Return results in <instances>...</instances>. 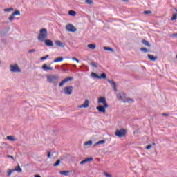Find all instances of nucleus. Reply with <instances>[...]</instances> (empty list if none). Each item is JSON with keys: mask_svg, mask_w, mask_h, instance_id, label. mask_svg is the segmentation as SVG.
I'll list each match as a JSON object with an SVG mask.
<instances>
[{"mask_svg": "<svg viewBox=\"0 0 177 177\" xmlns=\"http://www.w3.org/2000/svg\"><path fill=\"white\" fill-rule=\"evenodd\" d=\"M91 75V77H93V78H97V80H100V76L97 73L92 72Z\"/></svg>", "mask_w": 177, "mask_h": 177, "instance_id": "nucleus-23", "label": "nucleus"}, {"mask_svg": "<svg viewBox=\"0 0 177 177\" xmlns=\"http://www.w3.org/2000/svg\"><path fill=\"white\" fill-rule=\"evenodd\" d=\"M14 171H16L17 172H22L23 169L21 167H20V165H18L17 167H15V169H12Z\"/></svg>", "mask_w": 177, "mask_h": 177, "instance_id": "nucleus-16", "label": "nucleus"}, {"mask_svg": "<svg viewBox=\"0 0 177 177\" xmlns=\"http://www.w3.org/2000/svg\"><path fill=\"white\" fill-rule=\"evenodd\" d=\"M42 70H44V71H48V70L52 71L53 70V67L48 66V64H44L41 66Z\"/></svg>", "mask_w": 177, "mask_h": 177, "instance_id": "nucleus-12", "label": "nucleus"}, {"mask_svg": "<svg viewBox=\"0 0 177 177\" xmlns=\"http://www.w3.org/2000/svg\"><path fill=\"white\" fill-rule=\"evenodd\" d=\"M64 66H68V64H64Z\"/></svg>", "mask_w": 177, "mask_h": 177, "instance_id": "nucleus-58", "label": "nucleus"}, {"mask_svg": "<svg viewBox=\"0 0 177 177\" xmlns=\"http://www.w3.org/2000/svg\"><path fill=\"white\" fill-rule=\"evenodd\" d=\"M12 16H20V11L19 10H15L12 13Z\"/></svg>", "mask_w": 177, "mask_h": 177, "instance_id": "nucleus-29", "label": "nucleus"}, {"mask_svg": "<svg viewBox=\"0 0 177 177\" xmlns=\"http://www.w3.org/2000/svg\"><path fill=\"white\" fill-rule=\"evenodd\" d=\"M15 19V15H13V14H12L9 18L8 20H10V21H12V20H13Z\"/></svg>", "mask_w": 177, "mask_h": 177, "instance_id": "nucleus-41", "label": "nucleus"}, {"mask_svg": "<svg viewBox=\"0 0 177 177\" xmlns=\"http://www.w3.org/2000/svg\"><path fill=\"white\" fill-rule=\"evenodd\" d=\"M68 15H70V16H75L77 15V12L74 10H69L68 12Z\"/></svg>", "mask_w": 177, "mask_h": 177, "instance_id": "nucleus-27", "label": "nucleus"}, {"mask_svg": "<svg viewBox=\"0 0 177 177\" xmlns=\"http://www.w3.org/2000/svg\"><path fill=\"white\" fill-rule=\"evenodd\" d=\"M12 11H13V8H12L4 9V12H12Z\"/></svg>", "mask_w": 177, "mask_h": 177, "instance_id": "nucleus-39", "label": "nucleus"}, {"mask_svg": "<svg viewBox=\"0 0 177 177\" xmlns=\"http://www.w3.org/2000/svg\"><path fill=\"white\" fill-rule=\"evenodd\" d=\"M108 82L111 84V86L113 87V91L117 92V84L113 80H108Z\"/></svg>", "mask_w": 177, "mask_h": 177, "instance_id": "nucleus-10", "label": "nucleus"}, {"mask_svg": "<svg viewBox=\"0 0 177 177\" xmlns=\"http://www.w3.org/2000/svg\"><path fill=\"white\" fill-rule=\"evenodd\" d=\"M48 39V30L46 28H41L39 31V34L37 37L38 41L44 42L45 39Z\"/></svg>", "mask_w": 177, "mask_h": 177, "instance_id": "nucleus-2", "label": "nucleus"}, {"mask_svg": "<svg viewBox=\"0 0 177 177\" xmlns=\"http://www.w3.org/2000/svg\"><path fill=\"white\" fill-rule=\"evenodd\" d=\"M0 64H1V61H0Z\"/></svg>", "mask_w": 177, "mask_h": 177, "instance_id": "nucleus-61", "label": "nucleus"}, {"mask_svg": "<svg viewBox=\"0 0 177 177\" xmlns=\"http://www.w3.org/2000/svg\"><path fill=\"white\" fill-rule=\"evenodd\" d=\"M55 45H57V46H59V48H64V46H66L65 44L59 40L55 41Z\"/></svg>", "mask_w": 177, "mask_h": 177, "instance_id": "nucleus-14", "label": "nucleus"}, {"mask_svg": "<svg viewBox=\"0 0 177 177\" xmlns=\"http://www.w3.org/2000/svg\"><path fill=\"white\" fill-rule=\"evenodd\" d=\"M61 160L60 159H58L55 163L53 165V167H59L60 165Z\"/></svg>", "mask_w": 177, "mask_h": 177, "instance_id": "nucleus-28", "label": "nucleus"}, {"mask_svg": "<svg viewBox=\"0 0 177 177\" xmlns=\"http://www.w3.org/2000/svg\"><path fill=\"white\" fill-rule=\"evenodd\" d=\"M2 146H3V147H5L6 149H9V145H8V143H6V142H3Z\"/></svg>", "mask_w": 177, "mask_h": 177, "instance_id": "nucleus-36", "label": "nucleus"}, {"mask_svg": "<svg viewBox=\"0 0 177 177\" xmlns=\"http://www.w3.org/2000/svg\"><path fill=\"white\" fill-rule=\"evenodd\" d=\"M142 44H143L145 46H148V48H150L151 46L150 43H149V41H147L146 39H142Z\"/></svg>", "mask_w": 177, "mask_h": 177, "instance_id": "nucleus-15", "label": "nucleus"}, {"mask_svg": "<svg viewBox=\"0 0 177 177\" xmlns=\"http://www.w3.org/2000/svg\"><path fill=\"white\" fill-rule=\"evenodd\" d=\"M7 157L8 158H12V160H15V157H13V156L8 155Z\"/></svg>", "mask_w": 177, "mask_h": 177, "instance_id": "nucleus-50", "label": "nucleus"}, {"mask_svg": "<svg viewBox=\"0 0 177 177\" xmlns=\"http://www.w3.org/2000/svg\"><path fill=\"white\" fill-rule=\"evenodd\" d=\"M62 70L64 73H67V71H68V68H62Z\"/></svg>", "mask_w": 177, "mask_h": 177, "instance_id": "nucleus-49", "label": "nucleus"}, {"mask_svg": "<svg viewBox=\"0 0 177 177\" xmlns=\"http://www.w3.org/2000/svg\"><path fill=\"white\" fill-rule=\"evenodd\" d=\"M64 59V58H63V57H58L53 61V63H58L59 62H63Z\"/></svg>", "mask_w": 177, "mask_h": 177, "instance_id": "nucleus-19", "label": "nucleus"}, {"mask_svg": "<svg viewBox=\"0 0 177 177\" xmlns=\"http://www.w3.org/2000/svg\"><path fill=\"white\" fill-rule=\"evenodd\" d=\"M43 42H44L46 46H53V41H52V40L50 39H44V41Z\"/></svg>", "mask_w": 177, "mask_h": 177, "instance_id": "nucleus-9", "label": "nucleus"}, {"mask_svg": "<svg viewBox=\"0 0 177 177\" xmlns=\"http://www.w3.org/2000/svg\"><path fill=\"white\" fill-rule=\"evenodd\" d=\"M140 50L145 53H147V52H149V50L147 48H140Z\"/></svg>", "mask_w": 177, "mask_h": 177, "instance_id": "nucleus-32", "label": "nucleus"}, {"mask_svg": "<svg viewBox=\"0 0 177 177\" xmlns=\"http://www.w3.org/2000/svg\"><path fill=\"white\" fill-rule=\"evenodd\" d=\"M92 145V140L87 141L84 143L85 146H91Z\"/></svg>", "mask_w": 177, "mask_h": 177, "instance_id": "nucleus-35", "label": "nucleus"}, {"mask_svg": "<svg viewBox=\"0 0 177 177\" xmlns=\"http://www.w3.org/2000/svg\"><path fill=\"white\" fill-rule=\"evenodd\" d=\"M10 70L11 73H21V69L19 67V65L17 64H11L10 66Z\"/></svg>", "mask_w": 177, "mask_h": 177, "instance_id": "nucleus-4", "label": "nucleus"}, {"mask_svg": "<svg viewBox=\"0 0 177 177\" xmlns=\"http://www.w3.org/2000/svg\"><path fill=\"white\" fill-rule=\"evenodd\" d=\"M72 60H75V62H77V63H80V59H77L75 57H72Z\"/></svg>", "mask_w": 177, "mask_h": 177, "instance_id": "nucleus-47", "label": "nucleus"}, {"mask_svg": "<svg viewBox=\"0 0 177 177\" xmlns=\"http://www.w3.org/2000/svg\"><path fill=\"white\" fill-rule=\"evenodd\" d=\"M86 3H87L88 5H92L93 3V1L91 0H86L85 1Z\"/></svg>", "mask_w": 177, "mask_h": 177, "instance_id": "nucleus-37", "label": "nucleus"}, {"mask_svg": "<svg viewBox=\"0 0 177 177\" xmlns=\"http://www.w3.org/2000/svg\"><path fill=\"white\" fill-rule=\"evenodd\" d=\"M147 150L151 149V145H149L146 147Z\"/></svg>", "mask_w": 177, "mask_h": 177, "instance_id": "nucleus-51", "label": "nucleus"}, {"mask_svg": "<svg viewBox=\"0 0 177 177\" xmlns=\"http://www.w3.org/2000/svg\"><path fill=\"white\" fill-rule=\"evenodd\" d=\"M47 157H48V158H50V157H52V152H50V151L48 152Z\"/></svg>", "mask_w": 177, "mask_h": 177, "instance_id": "nucleus-46", "label": "nucleus"}, {"mask_svg": "<svg viewBox=\"0 0 177 177\" xmlns=\"http://www.w3.org/2000/svg\"><path fill=\"white\" fill-rule=\"evenodd\" d=\"M59 66H55V69L59 70Z\"/></svg>", "mask_w": 177, "mask_h": 177, "instance_id": "nucleus-56", "label": "nucleus"}, {"mask_svg": "<svg viewBox=\"0 0 177 177\" xmlns=\"http://www.w3.org/2000/svg\"><path fill=\"white\" fill-rule=\"evenodd\" d=\"M124 1V2H125L127 0H123Z\"/></svg>", "mask_w": 177, "mask_h": 177, "instance_id": "nucleus-59", "label": "nucleus"}, {"mask_svg": "<svg viewBox=\"0 0 177 177\" xmlns=\"http://www.w3.org/2000/svg\"><path fill=\"white\" fill-rule=\"evenodd\" d=\"M71 171H59V174L61 175H64V176H68V174H70Z\"/></svg>", "mask_w": 177, "mask_h": 177, "instance_id": "nucleus-17", "label": "nucleus"}, {"mask_svg": "<svg viewBox=\"0 0 177 177\" xmlns=\"http://www.w3.org/2000/svg\"><path fill=\"white\" fill-rule=\"evenodd\" d=\"M173 35H174V37H177V33H175Z\"/></svg>", "mask_w": 177, "mask_h": 177, "instance_id": "nucleus-57", "label": "nucleus"}, {"mask_svg": "<svg viewBox=\"0 0 177 177\" xmlns=\"http://www.w3.org/2000/svg\"><path fill=\"white\" fill-rule=\"evenodd\" d=\"M73 80V77H67L66 78L64 79L60 83L59 86L62 88L66 84V82H68V81H72Z\"/></svg>", "mask_w": 177, "mask_h": 177, "instance_id": "nucleus-7", "label": "nucleus"}, {"mask_svg": "<svg viewBox=\"0 0 177 177\" xmlns=\"http://www.w3.org/2000/svg\"><path fill=\"white\" fill-rule=\"evenodd\" d=\"M106 97H100L98 99V103H102L103 104L104 103H106Z\"/></svg>", "mask_w": 177, "mask_h": 177, "instance_id": "nucleus-18", "label": "nucleus"}, {"mask_svg": "<svg viewBox=\"0 0 177 177\" xmlns=\"http://www.w3.org/2000/svg\"><path fill=\"white\" fill-rule=\"evenodd\" d=\"M47 82L49 84H53V85H57L60 76L59 75H50L46 76Z\"/></svg>", "mask_w": 177, "mask_h": 177, "instance_id": "nucleus-1", "label": "nucleus"}, {"mask_svg": "<svg viewBox=\"0 0 177 177\" xmlns=\"http://www.w3.org/2000/svg\"><path fill=\"white\" fill-rule=\"evenodd\" d=\"M102 104H104L103 107H104V109H107V107H109V104H107V101H106L105 103Z\"/></svg>", "mask_w": 177, "mask_h": 177, "instance_id": "nucleus-45", "label": "nucleus"}, {"mask_svg": "<svg viewBox=\"0 0 177 177\" xmlns=\"http://www.w3.org/2000/svg\"><path fill=\"white\" fill-rule=\"evenodd\" d=\"M73 68H77V65L73 64Z\"/></svg>", "mask_w": 177, "mask_h": 177, "instance_id": "nucleus-55", "label": "nucleus"}, {"mask_svg": "<svg viewBox=\"0 0 177 177\" xmlns=\"http://www.w3.org/2000/svg\"><path fill=\"white\" fill-rule=\"evenodd\" d=\"M8 174H7V175L8 176H10V175H12V172H15V170H13V169H11L10 170V169H8Z\"/></svg>", "mask_w": 177, "mask_h": 177, "instance_id": "nucleus-34", "label": "nucleus"}, {"mask_svg": "<svg viewBox=\"0 0 177 177\" xmlns=\"http://www.w3.org/2000/svg\"><path fill=\"white\" fill-rule=\"evenodd\" d=\"M104 143H106V140H102L97 141L95 143V146H97V145H103Z\"/></svg>", "mask_w": 177, "mask_h": 177, "instance_id": "nucleus-26", "label": "nucleus"}, {"mask_svg": "<svg viewBox=\"0 0 177 177\" xmlns=\"http://www.w3.org/2000/svg\"><path fill=\"white\" fill-rule=\"evenodd\" d=\"M66 30L68 32H75L77 31V28L74 27V25L68 24L66 25Z\"/></svg>", "mask_w": 177, "mask_h": 177, "instance_id": "nucleus-6", "label": "nucleus"}, {"mask_svg": "<svg viewBox=\"0 0 177 177\" xmlns=\"http://www.w3.org/2000/svg\"><path fill=\"white\" fill-rule=\"evenodd\" d=\"M127 102H133V100L131 98L127 99Z\"/></svg>", "mask_w": 177, "mask_h": 177, "instance_id": "nucleus-53", "label": "nucleus"}, {"mask_svg": "<svg viewBox=\"0 0 177 177\" xmlns=\"http://www.w3.org/2000/svg\"><path fill=\"white\" fill-rule=\"evenodd\" d=\"M34 52H37L35 49H31L28 51V53H34Z\"/></svg>", "mask_w": 177, "mask_h": 177, "instance_id": "nucleus-44", "label": "nucleus"}, {"mask_svg": "<svg viewBox=\"0 0 177 177\" xmlns=\"http://www.w3.org/2000/svg\"><path fill=\"white\" fill-rule=\"evenodd\" d=\"M87 47L89 48V49H96V44H88Z\"/></svg>", "mask_w": 177, "mask_h": 177, "instance_id": "nucleus-20", "label": "nucleus"}, {"mask_svg": "<svg viewBox=\"0 0 177 177\" xmlns=\"http://www.w3.org/2000/svg\"><path fill=\"white\" fill-rule=\"evenodd\" d=\"M151 14V10H145L144 11V15H150Z\"/></svg>", "mask_w": 177, "mask_h": 177, "instance_id": "nucleus-43", "label": "nucleus"}, {"mask_svg": "<svg viewBox=\"0 0 177 177\" xmlns=\"http://www.w3.org/2000/svg\"><path fill=\"white\" fill-rule=\"evenodd\" d=\"M90 64H91V66H92L95 68H97V64H96L95 62H91L90 63Z\"/></svg>", "mask_w": 177, "mask_h": 177, "instance_id": "nucleus-30", "label": "nucleus"}, {"mask_svg": "<svg viewBox=\"0 0 177 177\" xmlns=\"http://www.w3.org/2000/svg\"><path fill=\"white\" fill-rule=\"evenodd\" d=\"M85 160L86 162H89V161H93V158H87Z\"/></svg>", "mask_w": 177, "mask_h": 177, "instance_id": "nucleus-40", "label": "nucleus"}, {"mask_svg": "<svg viewBox=\"0 0 177 177\" xmlns=\"http://www.w3.org/2000/svg\"><path fill=\"white\" fill-rule=\"evenodd\" d=\"M79 109H85V106L84 104H82L79 106Z\"/></svg>", "mask_w": 177, "mask_h": 177, "instance_id": "nucleus-52", "label": "nucleus"}, {"mask_svg": "<svg viewBox=\"0 0 177 177\" xmlns=\"http://www.w3.org/2000/svg\"><path fill=\"white\" fill-rule=\"evenodd\" d=\"M177 18V13H175L172 15V17L171 18V21H174Z\"/></svg>", "mask_w": 177, "mask_h": 177, "instance_id": "nucleus-33", "label": "nucleus"}, {"mask_svg": "<svg viewBox=\"0 0 177 177\" xmlns=\"http://www.w3.org/2000/svg\"><path fill=\"white\" fill-rule=\"evenodd\" d=\"M48 57H49V55H46L45 57H41L40 58V60H41V61L46 60V59H48Z\"/></svg>", "mask_w": 177, "mask_h": 177, "instance_id": "nucleus-42", "label": "nucleus"}, {"mask_svg": "<svg viewBox=\"0 0 177 177\" xmlns=\"http://www.w3.org/2000/svg\"><path fill=\"white\" fill-rule=\"evenodd\" d=\"M104 176H106V177H113V176H111V174L107 173V171H104Z\"/></svg>", "mask_w": 177, "mask_h": 177, "instance_id": "nucleus-38", "label": "nucleus"}, {"mask_svg": "<svg viewBox=\"0 0 177 177\" xmlns=\"http://www.w3.org/2000/svg\"><path fill=\"white\" fill-rule=\"evenodd\" d=\"M125 96H127V94L124 93H120L118 94L117 97L118 100H122V102H125Z\"/></svg>", "mask_w": 177, "mask_h": 177, "instance_id": "nucleus-8", "label": "nucleus"}, {"mask_svg": "<svg viewBox=\"0 0 177 177\" xmlns=\"http://www.w3.org/2000/svg\"><path fill=\"white\" fill-rule=\"evenodd\" d=\"M147 57H148V59H149V60H151V62H156V60H157V59H158V57L154 56L151 54H148Z\"/></svg>", "mask_w": 177, "mask_h": 177, "instance_id": "nucleus-11", "label": "nucleus"}, {"mask_svg": "<svg viewBox=\"0 0 177 177\" xmlns=\"http://www.w3.org/2000/svg\"><path fill=\"white\" fill-rule=\"evenodd\" d=\"M83 104L84 106V109H88V107H89V100H85Z\"/></svg>", "mask_w": 177, "mask_h": 177, "instance_id": "nucleus-22", "label": "nucleus"}, {"mask_svg": "<svg viewBox=\"0 0 177 177\" xmlns=\"http://www.w3.org/2000/svg\"><path fill=\"white\" fill-rule=\"evenodd\" d=\"M115 136L118 138H123L127 135V130L125 129H117L115 133Z\"/></svg>", "mask_w": 177, "mask_h": 177, "instance_id": "nucleus-3", "label": "nucleus"}, {"mask_svg": "<svg viewBox=\"0 0 177 177\" xmlns=\"http://www.w3.org/2000/svg\"><path fill=\"white\" fill-rule=\"evenodd\" d=\"M73 86H66V87H64V91H62V92H64V93L65 95H71L73 93Z\"/></svg>", "mask_w": 177, "mask_h": 177, "instance_id": "nucleus-5", "label": "nucleus"}, {"mask_svg": "<svg viewBox=\"0 0 177 177\" xmlns=\"http://www.w3.org/2000/svg\"><path fill=\"white\" fill-rule=\"evenodd\" d=\"M80 164V165H82L83 164H86V159H84V160H82Z\"/></svg>", "mask_w": 177, "mask_h": 177, "instance_id": "nucleus-48", "label": "nucleus"}, {"mask_svg": "<svg viewBox=\"0 0 177 177\" xmlns=\"http://www.w3.org/2000/svg\"><path fill=\"white\" fill-rule=\"evenodd\" d=\"M96 109L100 113H106V109L103 106V105H100L99 106H97Z\"/></svg>", "mask_w": 177, "mask_h": 177, "instance_id": "nucleus-13", "label": "nucleus"}, {"mask_svg": "<svg viewBox=\"0 0 177 177\" xmlns=\"http://www.w3.org/2000/svg\"><path fill=\"white\" fill-rule=\"evenodd\" d=\"M8 140H11V142H15L16 140V138L13 136H7Z\"/></svg>", "mask_w": 177, "mask_h": 177, "instance_id": "nucleus-24", "label": "nucleus"}, {"mask_svg": "<svg viewBox=\"0 0 177 177\" xmlns=\"http://www.w3.org/2000/svg\"><path fill=\"white\" fill-rule=\"evenodd\" d=\"M6 34H8V32L1 31V32H0V37H1V38H3V37H5V36L6 35Z\"/></svg>", "mask_w": 177, "mask_h": 177, "instance_id": "nucleus-31", "label": "nucleus"}, {"mask_svg": "<svg viewBox=\"0 0 177 177\" xmlns=\"http://www.w3.org/2000/svg\"><path fill=\"white\" fill-rule=\"evenodd\" d=\"M102 78L106 80V78H107V75H106L105 73H102L100 76V80H102Z\"/></svg>", "mask_w": 177, "mask_h": 177, "instance_id": "nucleus-25", "label": "nucleus"}, {"mask_svg": "<svg viewBox=\"0 0 177 177\" xmlns=\"http://www.w3.org/2000/svg\"><path fill=\"white\" fill-rule=\"evenodd\" d=\"M162 115L165 116V117H168V115H169L167 114V113H162Z\"/></svg>", "mask_w": 177, "mask_h": 177, "instance_id": "nucleus-54", "label": "nucleus"}, {"mask_svg": "<svg viewBox=\"0 0 177 177\" xmlns=\"http://www.w3.org/2000/svg\"><path fill=\"white\" fill-rule=\"evenodd\" d=\"M152 145H156V143L153 142Z\"/></svg>", "mask_w": 177, "mask_h": 177, "instance_id": "nucleus-60", "label": "nucleus"}, {"mask_svg": "<svg viewBox=\"0 0 177 177\" xmlns=\"http://www.w3.org/2000/svg\"><path fill=\"white\" fill-rule=\"evenodd\" d=\"M104 50H106L108 52H114V49H113V48H111V47L104 46Z\"/></svg>", "mask_w": 177, "mask_h": 177, "instance_id": "nucleus-21", "label": "nucleus"}]
</instances>
